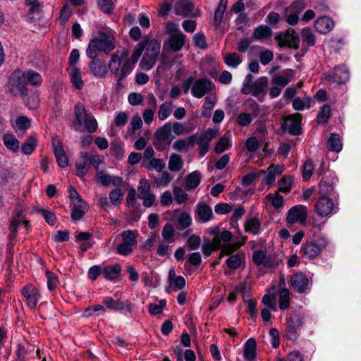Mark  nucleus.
<instances>
[{
	"mask_svg": "<svg viewBox=\"0 0 361 361\" xmlns=\"http://www.w3.org/2000/svg\"><path fill=\"white\" fill-rule=\"evenodd\" d=\"M75 120L73 127L76 131H83L85 128L90 133L95 132L97 129V123L91 113L86 111L84 105L81 103L75 104L74 108Z\"/></svg>",
	"mask_w": 361,
	"mask_h": 361,
	"instance_id": "obj_1",
	"label": "nucleus"
},
{
	"mask_svg": "<svg viewBox=\"0 0 361 361\" xmlns=\"http://www.w3.org/2000/svg\"><path fill=\"white\" fill-rule=\"evenodd\" d=\"M128 56V54L127 52L122 54V57L126 58L125 61L122 63L119 56L114 54L111 56L109 63V68L111 73L113 74L116 79L118 87L121 86L122 80H123L134 68V66L130 63V59Z\"/></svg>",
	"mask_w": 361,
	"mask_h": 361,
	"instance_id": "obj_2",
	"label": "nucleus"
},
{
	"mask_svg": "<svg viewBox=\"0 0 361 361\" xmlns=\"http://www.w3.org/2000/svg\"><path fill=\"white\" fill-rule=\"evenodd\" d=\"M114 38L111 35L106 32H102L98 37L92 39L86 49L87 56L96 55L99 56V52H104L106 54H109L115 48L114 44Z\"/></svg>",
	"mask_w": 361,
	"mask_h": 361,
	"instance_id": "obj_3",
	"label": "nucleus"
},
{
	"mask_svg": "<svg viewBox=\"0 0 361 361\" xmlns=\"http://www.w3.org/2000/svg\"><path fill=\"white\" fill-rule=\"evenodd\" d=\"M143 44H145L144 54L139 65L142 70L149 71L157 61L161 45L155 39H145Z\"/></svg>",
	"mask_w": 361,
	"mask_h": 361,
	"instance_id": "obj_4",
	"label": "nucleus"
},
{
	"mask_svg": "<svg viewBox=\"0 0 361 361\" xmlns=\"http://www.w3.org/2000/svg\"><path fill=\"white\" fill-rule=\"evenodd\" d=\"M8 92L15 97H26L28 88L24 72L20 69L14 71L8 82Z\"/></svg>",
	"mask_w": 361,
	"mask_h": 361,
	"instance_id": "obj_5",
	"label": "nucleus"
},
{
	"mask_svg": "<svg viewBox=\"0 0 361 361\" xmlns=\"http://www.w3.org/2000/svg\"><path fill=\"white\" fill-rule=\"evenodd\" d=\"M280 47H288L290 49H298L300 44L299 35L293 29H288L285 32H281L275 37Z\"/></svg>",
	"mask_w": 361,
	"mask_h": 361,
	"instance_id": "obj_6",
	"label": "nucleus"
},
{
	"mask_svg": "<svg viewBox=\"0 0 361 361\" xmlns=\"http://www.w3.org/2000/svg\"><path fill=\"white\" fill-rule=\"evenodd\" d=\"M301 115L295 114L288 115L281 123V128L284 133L288 131L291 135H300L302 134Z\"/></svg>",
	"mask_w": 361,
	"mask_h": 361,
	"instance_id": "obj_7",
	"label": "nucleus"
},
{
	"mask_svg": "<svg viewBox=\"0 0 361 361\" xmlns=\"http://www.w3.org/2000/svg\"><path fill=\"white\" fill-rule=\"evenodd\" d=\"M214 84L207 78H200L194 82L191 88L192 94L196 98H201L204 94L214 90Z\"/></svg>",
	"mask_w": 361,
	"mask_h": 361,
	"instance_id": "obj_8",
	"label": "nucleus"
},
{
	"mask_svg": "<svg viewBox=\"0 0 361 361\" xmlns=\"http://www.w3.org/2000/svg\"><path fill=\"white\" fill-rule=\"evenodd\" d=\"M349 71L345 66L336 67L332 73L325 75L326 80L338 84L345 83L349 79Z\"/></svg>",
	"mask_w": 361,
	"mask_h": 361,
	"instance_id": "obj_9",
	"label": "nucleus"
},
{
	"mask_svg": "<svg viewBox=\"0 0 361 361\" xmlns=\"http://www.w3.org/2000/svg\"><path fill=\"white\" fill-rule=\"evenodd\" d=\"M302 326L301 317L297 313H292L288 319L286 337L289 340L295 341L298 338L297 331Z\"/></svg>",
	"mask_w": 361,
	"mask_h": 361,
	"instance_id": "obj_10",
	"label": "nucleus"
},
{
	"mask_svg": "<svg viewBox=\"0 0 361 361\" xmlns=\"http://www.w3.org/2000/svg\"><path fill=\"white\" fill-rule=\"evenodd\" d=\"M175 13L183 17H195V5L190 0H178L174 4Z\"/></svg>",
	"mask_w": 361,
	"mask_h": 361,
	"instance_id": "obj_11",
	"label": "nucleus"
},
{
	"mask_svg": "<svg viewBox=\"0 0 361 361\" xmlns=\"http://www.w3.org/2000/svg\"><path fill=\"white\" fill-rule=\"evenodd\" d=\"M88 57L91 59V61L88 63L91 73L97 78H104L107 74V69L104 63L96 55Z\"/></svg>",
	"mask_w": 361,
	"mask_h": 361,
	"instance_id": "obj_12",
	"label": "nucleus"
},
{
	"mask_svg": "<svg viewBox=\"0 0 361 361\" xmlns=\"http://www.w3.org/2000/svg\"><path fill=\"white\" fill-rule=\"evenodd\" d=\"M307 217V208L303 205H298L293 207L288 213L286 218L287 222L294 224L298 221L303 224Z\"/></svg>",
	"mask_w": 361,
	"mask_h": 361,
	"instance_id": "obj_13",
	"label": "nucleus"
},
{
	"mask_svg": "<svg viewBox=\"0 0 361 361\" xmlns=\"http://www.w3.org/2000/svg\"><path fill=\"white\" fill-rule=\"evenodd\" d=\"M334 206L332 199L329 197H319L315 204V209L319 216L324 217L331 214Z\"/></svg>",
	"mask_w": 361,
	"mask_h": 361,
	"instance_id": "obj_14",
	"label": "nucleus"
},
{
	"mask_svg": "<svg viewBox=\"0 0 361 361\" xmlns=\"http://www.w3.org/2000/svg\"><path fill=\"white\" fill-rule=\"evenodd\" d=\"M309 281L307 277L302 272L293 274L290 280V287L298 293H303L308 287Z\"/></svg>",
	"mask_w": 361,
	"mask_h": 361,
	"instance_id": "obj_15",
	"label": "nucleus"
},
{
	"mask_svg": "<svg viewBox=\"0 0 361 361\" xmlns=\"http://www.w3.org/2000/svg\"><path fill=\"white\" fill-rule=\"evenodd\" d=\"M53 151L55 155L58 165L61 168H64L68 166V160L66 153L63 149L61 142L56 138L52 140Z\"/></svg>",
	"mask_w": 361,
	"mask_h": 361,
	"instance_id": "obj_16",
	"label": "nucleus"
},
{
	"mask_svg": "<svg viewBox=\"0 0 361 361\" xmlns=\"http://www.w3.org/2000/svg\"><path fill=\"white\" fill-rule=\"evenodd\" d=\"M22 293L26 298L28 306L31 309L35 308L40 297L39 290L32 286H27L22 289Z\"/></svg>",
	"mask_w": 361,
	"mask_h": 361,
	"instance_id": "obj_17",
	"label": "nucleus"
},
{
	"mask_svg": "<svg viewBox=\"0 0 361 361\" xmlns=\"http://www.w3.org/2000/svg\"><path fill=\"white\" fill-rule=\"evenodd\" d=\"M334 27V21L328 16H322L314 22V28L320 34L329 33Z\"/></svg>",
	"mask_w": 361,
	"mask_h": 361,
	"instance_id": "obj_18",
	"label": "nucleus"
},
{
	"mask_svg": "<svg viewBox=\"0 0 361 361\" xmlns=\"http://www.w3.org/2000/svg\"><path fill=\"white\" fill-rule=\"evenodd\" d=\"M322 251L321 247L315 242H306L302 245L300 249V253L302 256L309 259H314L317 257Z\"/></svg>",
	"mask_w": 361,
	"mask_h": 361,
	"instance_id": "obj_19",
	"label": "nucleus"
},
{
	"mask_svg": "<svg viewBox=\"0 0 361 361\" xmlns=\"http://www.w3.org/2000/svg\"><path fill=\"white\" fill-rule=\"evenodd\" d=\"M90 166L89 153L86 152H80L79 160L75 163L76 175L78 177L85 176L88 173Z\"/></svg>",
	"mask_w": 361,
	"mask_h": 361,
	"instance_id": "obj_20",
	"label": "nucleus"
},
{
	"mask_svg": "<svg viewBox=\"0 0 361 361\" xmlns=\"http://www.w3.org/2000/svg\"><path fill=\"white\" fill-rule=\"evenodd\" d=\"M22 212H18L16 215L11 220L9 230L11 234L9 235L10 240L13 239L16 236L17 228L20 224H23L26 228L28 227L29 221L24 219Z\"/></svg>",
	"mask_w": 361,
	"mask_h": 361,
	"instance_id": "obj_21",
	"label": "nucleus"
},
{
	"mask_svg": "<svg viewBox=\"0 0 361 361\" xmlns=\"http://www.w3.org/2000/svg\"><path fill=\"white\" fill-rule=\"evenodd\" d=\"M171 135V123L168 122L165 123L162 127L158 128L154 133L155 139L164 140L167 142V145L169 146L173 137L170 138Z\"/></svg>",
	"mask_w": 361,
	"mask_h": 361,
	"instance_id": "obj_22",
	"label": "nucleus"
},
{
	"mask_svg": "<svg viewBox=\"0 0 361 361\" xmlns=\"http://www.w3.org/2000/svg\"><path fill=\"white\" fill-rule=\"evenodd\" d=\"M257 356V343L254 338H249L244 345L243 357L249 361L253 360Z\"/></svg>",
	"mask_w": 361,
	"mask_h": 361,
	"instance_id": "obj_23",
	"label": "nucleus"
},
{
	"mask_svg": "<svg viewBox=\"0 0 361 361\" xmlns=\"http://www.w3.org/2000/svg\"><path fill=\"white\" fill-rule=\"evenodd\" d=\"M334 178L331 177L323 178L319 183V197H329L333 192Z\"/></svg>",
	"mask_w": 361,
	"mask_h": 361,
	"instance_id": "obj_24",
	"label": "nucleus"
},
{
	"mask_svg": "<svg viewBox=\"0 0 361 361\" xmlns=\"http://www.w3.org/2000/svg\"><path fill=\"white\" fill-rule=\"evenodd\" d=\"M327 148L329 151L339 152L342 150L343 144L338 134L331 133L327 141Z\"/></svg>",
	"mask_w": 361,
	"mask_h": 361,
	"instance_id": "obj_25",
	"label": "nucleus"
},
{
	"mask_svg": "<svg viewBox=\"0 0 361 361\" xmlns=\"http://www.w3.org/2000/svg\"><path fill=\"white\" fill-rule=\"evenodd\" d=\"M185 36L180 32L173 35L169 39V46L171 50L177 51L180 50L185 44Z\"/></svg>",
	"mask_w": 361,
	"mask_h": 361,
	"instance_id": "obj_26",
	"label": "nucleus"
},
{
	"mask_svg": "<svg viewBox=\"0 0 361 361\" xmlns=\"http://www.w3.org/2000/svg\"><path fill=\"white\" fill-rule=\"evenodd\" d=\"M121 271V267L120 264H116L114 266H106L103 269L102 274L105 279L107 280H114L117 279Z\"/></svg>",
	"mask_w": 361,
	"mask_h": 361,
	"instance_id": "obj_27",
	"label": "nucleus"
},
{
	"mask_svg": "<svg viewBox=\"0 0 361 361\" xmlns=\"http://www.w3.org/2000/svg\"><path fill=\"white\" fill-rule=\"evenodd\" d=\"M252 260L256 265L263 264L265 267H269L271 265L269 257H267L263 250H256L252 254Z\"/></svg>",
	"mask_w": 361,
	"mask_h": 361,
	"instance_id": "obj_28",
	"label": "nucleus"
},
{
	"mask_svg": "<svg viewBox=\"0 0 361 361\" xmlns=\"http://www.w3.org/2000/svg\"><path fill=\"white\" fill-rule=\"evenodd\" d=\"M272 30L267 25H259L255 28L252 32V37L257 40H262L271 37Z\"/></svg>",
	"mask_w": 361,
	"mask_h": 361,
	"instance_id": "obj_29",
	"label": "nucleus"
},
{
	"mask_svg": "<svg viewBox=\"0 0 361 361\" xmlns=\"http://www.w3.org/2000/svg\"><path fill=\"white\" fill-rule=\"evenodd\" d=\"M201 181V174L198 171H195L188 175L185 188L188 190L197 188Z\"/></svg>",
	"mask_w": 361,
	"mask_h": 361,
	"instance_id": "obj_30",
	"label": "nucleus"
},
{
	"mask_svg": "<svg viewBox=\"0 0 361 361\" xmlns=\"http://www.w3.org/2000/svg\"><path fill=\"white\" fill-rule=\"evenodd\" d=\"M268 85V79L267 77H262L257 79L253 84L252 94L254 97H258L264 92Z\"/></svg>",
	"mask_w": 361,
	"mask_h": 361,
	"instance_id": "obj_31",
	"label": "nucleus"
},
{
	"mask_svg": "<svg viewBox=\"0 0 361 361\" xmlns=\"http://www.w3.org/2000/svg\"><path fill=\"white\" fill-rule=\"evenodd\" d=\"M24 72V75H25V80L27 81V85L30 84L31 85H39L42 82V78L39 73L29 69Z\"/></svg>",
	"mask_w": 361,
	"mask_h": 361,
	"instance_id": "obj_32",
	"label": "nucleus"
},
{
	"mask_svg": "<svg viewBox=\"0 0 361 361\" xmlns=\"http://www.w3.org/2000/svg\"><path fill=\"white\" fill-rule=\"evenodd\" d=\"M233 234L228 230L223 231L220 236H216L213 238L214 249H220L221 247V242L228 243L232 239Z\"/></svg>",
	"mask_w": 361,
	"mask_h": 361,
	"instance_id": "obj_33",
	"label": "nucleus"
},
{
	"mask_svg": "<svg viewBox=\"0 0 361 361\" xmlns=\"http://www.w3.org/2000/svg\"><path fill=\"white\" fill-rule=\"evenodd\" d=\"M197 214L203 222H207L212 215V209L209 205L200 203L197 204Z\"/></svg>",
	"mask_w": 361,
	"mask_h": 361,
	"instance_id": "obj_34",
	"label": "nucleus"
},
{
	"mask_svg": "<svg viewBox=\"0 0 361 361\" xmlns=\"http://www.w3.org/2000/svg\"><path fill=\"white\" fill-rule=\"evenodd\" d=\"M4 142L5 146L13 151L18 152L20 149V143L18 139L11 134H6L4 135Z\"/></svg>",
	"mask_w": 361,
	"mask_h": 361,
	"instance_id": "obj_35",
	"label": "nucleus"
},
{
	"mask_svg": "<svg viewBox=\"0 0 361 361\" xmlns=\"http://www.w3.org/2000/svg\"><path fill=\"white\" fill-rule=\"evenodd\" d=\"M71 81L73 85L78 90H81L84 86V82L82 80V75L78 68H74L71 74Z\"/></svg>",
	"mask_w": 361,
	"mask_h": 361,
	"instance_id": "obj_36",
	"label": "nucleus"
},
{
	"mask_svg": "<svg viewBox=\"0 0 361 361\" xmlns=\"http://www.w3.org/2000/svg\"><path fill=\"white\" fill-rule=\"evenodd\" d=\"M183 161L180 155L177 154H171L169 161V169L171 171H179L183 167Z\"/></svg>",
	"mask_w": 361,
	"mask_h": 361,
	"instance_id": "obj_37",
	"label": "nucleus"
},
{
	"mask_svg": "<svg viewBox=\"0 0 361 361\" xmlns=\"http://www.w3.org/2000/svg\"><path fill=\"white\" fill-rule=\"evenodd\" d=\"M37 145V139L35 136L31 135L27 137L26 141L22 145V152L26 155L31 154L35 149Z\"/></svg>",
	"mask_w": 361,
	"mask_h": 361,
	"instance_id": "obj_38",
	"label": "nucleus"
},
{
	"mask_svg": "<svg viewBox=\"0 0 361 361\" xmlns=\"http://www.w3.org/2000/svg\"><path fill=\"white\" fill-rule=\"evenodd\" d=\"M214 136L215 131L212 128H208L207 130L202 132L200 135L197 134V145L209 144Z\"/></svg>",
	"mask_w": 361,
	"mask_h": 361,
	"instance_id": "obj_39",
	"label": "nucleus"
},
{
	"mask_svg": "<svg viewBox=\"0 0 361 361\" xmlns=\"http://www.w3.org/2000/svg\"><path fill=\"white\" fill-rule=\"evenodd\" d=\"M260 229V223L257 218L248 219L245 223V230L246 232L257 234Z\"/></svg>",
	"mask_w": 361,
	"mask_h": 361,
	"instance_id": "obj_40",
	"label": "nucleus"
},
{
	"mask_svg": "<svg viewBox=\"0 0 361 361\" xmlns=\"http://www.w3.org/2000/svg\"><path fill=\"white\" fill-rule=\"evenodd\" d=\"M226 64L231 68H236L241 63L242 60L237 53H228L224 56Z\"/></svg>",
	"mask_w": 361,
	"mask_h": 361,
	"instance_id": "obj_41",
	"label": "nucleus"
},
{
	"mask_svg": "<svg viewBox=\"0 0 361 361\" xmlns=\"http://www.w3.org/2000/svg\"><path fill=\"white\" fill-rule=\"evenodd\" d=\"M264 173V171L259 170L245 175L242 178V185L243 186L252 185L259 177L261 176V175Z\"/></svg>",
	"mask_w": 361,
	"mask_h": 361,
	"instance_id": "obj_42",
	"label": "nucleus"
},
{
	"mask_svg": "<svg viewBox=\"0 0 361 361\" xmlns=\"http://www.w3.org/2000/svg\"><path fill=\"white\" fill-rule=\"evenodd\" d=\"M331 116V107L329 105H324L317 117V121L319 124H324L328 122Z\"/></svg>",
	"mask_w": 361,
	"mask_h": 361,
	"instance_id": "obj_43",
	"label": "nucleus"
},
{
	"mask_svg": "<svg viewBox=\"0 0 361 361\" xmlns=\"http://www.w3.org/2000/svg\"><path fill=\"white\" fill-rule=\"evenodd\" d=\"M36 212L42 214V216L44 217V220L48 224L51 226L55 224L56 221V216L55 215L54 212L48 209L41 208L37 209Z\"/></svg>",
	"mask_w": 361,
	"mask_h": 361,
	"instance_id": "obj_44",
	"label": "nucleus"
},
{
	"mask_svg": "<svg viewBox=\"0 0 361 361\" xmlns=\"http://www.w3.org/2000/svg\"><path fill=\"white\" fill-rule=\"evenodd\" d=\"M145 49V44H143V41L139 42L135 47L134 48V50L133 51V54L131 55L130 58H128L130 59V63L134 66V64H135L140 57L141 56L143 51Z\"/></svg>",
	"mask_w": 361,
	"mask_h": 361,
	"instance_id": "obj_45",
	"label": "nucleus"
},
{
	"mask_svg": "<svg viewBox=\"0 0 361 361\" xmlns=\"http://www.w3.org/2000/svg\"><path fill=\"white\" fill-rule=\"evenodd\" d=\"M137 231H131V230H127L124 231L121 233L122 237V242L125 243L126 244H129L132 246H135L137 244V239L135 233Z\"/></svg>",
	"mask_w": 361,
	"mask_h": 361,
	"instance_id": "obj_46",
	"label": "nucleus"
},
{
	"mask_svg": "<svg viewBox=\"0 0 361 361\" xmlns=\"http://www.w3.org/2000/svg\"><path fill=\"white\" fill-rule=\"evenodd\" d=\"M202 263V257L200 252H192L188 255V259L185 263V268L189 269L190 266L197 267Z\"/></svg>",
	"mask_w": 361,
	"mask_h": 361,
	"instance_id": "obj_47",
	"label": "nucleus"
},
{
	"mask_svg": "<svg viewBox=\"0 0 361 361\" xmlns=\"http://www.w3.org/2000/svg\"><path fill=\"white\" fill-rule=\"evenodd\" d=\"M192 223L190 216L186 212H182L178 218V230H184L189 227Z\"/></svg>",
	"mask_w": 361,
	"mask_h": 361,
	"instance_id": "obj_48",
	"label": "nucleus"
},
{
	"mask_svg": "<svg viewBox=\"0 0 361 361\" xmlns=\"http://www.w3.org/2000/svg\"><path fill=\"white\" fill-rule=\"evenodd\" d=\"M279 308L281 310H286L289 307V290L283 288L279 293Z\"/></svg>",
	"mask_w": 361,
	"mask_h": 361,
	"instance_id": "obj_49",
	"label": "nucleus"
},
{
	"mask_svg": "<svg viewBox=\"0 0 361 361\" xmlns=\"http://www.w3.org/2000/svg\"><path fill=\"white\" fill-rule=\"evenodd\" d=\"M302 42L313 47L315 44V36L309 27L304 28L301 32Z\"/></svg>",
	"mask_w": 361,
	"mask_h": 361,
	"instance_id": "obj_50",
	"label": "nucleus"
},
{
	"mask_svg": "<svg viewBox=\"0 0 361 361\" xmlns=\"http://www.w3.org/2000/svg\"><path fill=\"white\" fill-rule=\"evenodd\" d=\"M244 259V255L241 257L239 255H231L226 261L227 266L231 269H237Z\"/></svg>",
	"mask_w": 361,
	"mask_h": 361,
	"instance_id": "obj_51",
	"label": "nucleus"
},
{
	"mask_svg": "<svg viewBox=\"0 0 361 361\" xmlns=\"http://www.w3.org/2000/svg\"><path fill=\"white\" fill-rule=\"evenodd\" d=\"M231 143L226 136L221 137L217 143L216 144L214 151L217 154H220L224 152L226 149H228L231 147Z\"/></svg>",
	"mask_w": 361,
	"mask_h": 361,
	"instance_id": "obj_52",
	"label": "nucleus"
},
{
	"mask_svg": "<svg viewBox=\"0 0 361 361\" xmlns=\"http://www.w3.org/2000/svg\"><path fill=\"white\" fill-rule=\"evenodd\" d=\"M172 111V105L171 103L165 102L161 104L159 107V110L158 112V117L160 120L163 121L168 118Z\"/></svg>",
	"mask_w": 361,
	"mask_h": 361,
	"instance_id": "obj_53",
	"label": "nucleus"
},
{
	"mask_svg": "<svg viewBox=\"0 0 361 361\" xmlns=\"http://www.w3.org/2000/svg\"><path fill=\"white\" fill-rule=\"evenodd\" d=\"M103 303L109 309L115 310H123L125 304L120 300H115L112 298H106Z\"/></svg>",
	"mask_w": 361,
	"mask_h": 361,
	"instance_id": "obj_54",
	"label": "nucleus"
},
{
	"mask_svg": "<svg viewBox=\"0 0 361 361\" xmlns=\"http://www.w3.org/2000/svg\"><path fill=\"white\" fill-rule=\"evenodd\" d=\"M142 126V121L139 116H133L128 129V134L131 135Z\"/></svg>",
	"mask_w": 361,
	"mask_h": 361,
	"instance_id": "obj_55",
	"label": "nucleus"
},
{
	"mask_svg": "<svg viewBox=\"0 0 361 361\" xmlns=\"http://www.w3.org/2000/svg\"><path fill=\"white\" fill-rule=\"evenodd\" d=\"M293 178L291 176H284L278 182L279 190L284 192H288L290 190Z\"/></svg>",
	"mask_w": 361,
	"mask_h": 361,
	"instance_id": "obj_56",
	"label": "nucleus"
},
{
	"mask_svg": "<svg viewBox=\"0 0 361 361\" xmlns=\"http://www.w3.org/2000/svg\"><path fill=\"white\" fill-rule=\"evenodd\" d=\"M112 154L117 159H121L124 156V149L122 145L118 142H113L111 144Z\"/></svg>",
	"mask_w": 361,
	"mask_h": 361,
	"instance_id": "obj_57",
	"label": "nucleus"
},
{
	"mask_svg": "<svg viewBox=\"0 0 361 361\" xmlns=\"http://www.w3.org/2000/svg\"><path fill=\"white\" fill-rule=\"evenodd\" d=\"M174 233H175V231L171 224H166L164 226L163 230H162V237L165 240L169 241V243L173 242Z\"/></svg>",
	"mask_w": 361,
	"mask_h": 361,
	"instance_id": "obj_58",
	"label": "nucleus"
},
{
	"mask_svg": "<svg viewBox=\"0 0 361 361\" xmlns=\"http://www.w3.org/2000/svg\"><path fill=\"white\" fill-rule=\"evenodd\" d=\"M175 200L178 204H183L188 200V194L180 187L173 189Z\"/></svg>",
	"mask_w": 361,
	"mask_h": 361,
	"instance_id": "obj_59",
	"label": "nucleus"
},
{
	"mask_svg": "<svg viewBox=\"0 0 361 361\" xmlns=\"http://www.w3.org/2000/svg\"><path fill=\"white\" fill-rule=\"evenodd\" d=\"M123 195V192L121 188H116L112 190L109 193V198L113 204L117 205L121 202V197Z\"/></svg>",
	"mask_w": 361,
	"mask_h": 361,
	"instance_id": "obj_60",
	"label": "nucleus"
},
{
	"mask_svg": "<svg viewBox=\"0 0 361 361\" xmlns=\"http://www.w3.org/2000/svg\"><path fill=\"white\" fill-rule=\"evenodd\" d=\"M201 243V239L198 235H191L186 242V244L190 250H195L199 248Z\"/></svg>",
	"mask_w": 361,
	"mask_h": 361,
	"instance_id": "obj_61",
	"label": "nucleus"
},
{
	"mask_svg": "<svg viewBox=\"0 0 361 361\" xmlns=\"http://www.w3.org/2000/svg\"><path fill=\"white\" fill-rule=\"evenodd\" d=\"M16 123L18 129L25 131L30 126V121L26 116H20L16 118Z\"/></svg>",
	"mask_w": 361,
	"mask_h": 361,
	"instance_id": "obj_62",
	"label": "nucleus"
},
{
	"mask_svg": "<svg viewBox=\"0 0 361 361\" xmlns=\"http://www.w3.org/2000/svg\"><path fill=\"white\" fill-rule=\"evenodd\" d=\"M194 43L197 47L204 49L207 48V44L206 43L205 36L202 32L196 33L194 37Z\"/></svg>",
	"mask_w": 361,
	"mask_h": 361,
	"instance_id": "obj_63",
	"label": "nucleus"
},
{
	"mask_svg": "<svg viewBox=\"0 0 361 361\" xmlns=\"http://www.w3.org/2000/svg\"><path fill=\"white\" fill-rule=\"evenodd\" d=\"M46 276L47 278V286L50 290H53L57 285L58 279L57 276L50 271H46Z\"/></svg>",
	"mask_w": 361,
	"mask_h": 361,
	"instance_id": "obj_64",
	"label": "nucleus"
}]
</instances>
